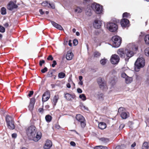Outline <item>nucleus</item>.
I'll use <instances>...</instances> for the list:
<instances>
[{
    "mask_svg": "<svg viewBox=\"0 0 149 149\" xmlns=\"http://www.w3.org/2000/svg\"><path fill=\"white\" fill-rule=\"evenodd\" d=\"M51 23L53 26L56 29H58L60 30H63V27L59 24H57L54 22L52 21Z\"/></svg>",
    "mask_w": 149,
    "mask_h": 149,
    "instance_id": "obj_17",
    "label": "nucleus"
},
{
    "mask_svg": "<svg viewBox=\"0 0 149 149\" xmlns=\"http://www.w3.org/2000/svg\"><path fill=\"white\" fill-rule=\"evenodd\" d=\"M3 25L5 27H7L9 26V24L7 23H5Z\"/></svg>",
    "mask_w": 149,
    "mask_h": 149,
    "instance_id": "obj_61",
    "label": "nucleus"
},
{
    "mask_svg": "<svg viewBox=\"0 0 149 149\" xmlns=\"http://www.w3.org/2000/svg\"><path fill=\"white\" fill-rule=\"evenodd\" d=\"M17 136V134L16 133H15L12 134V137L14 138H16Z\"/></svg>",
    "mask_w": 149,
    "mask_h": 149,
    "instance_id": "obj_55",
    "label": "nucleus"
},
{
    "mask_svg": "<svg viewBox=\"0 0 149 149\" xmlns=\"http://www.w3.org/2000/svg\"><path fill=\"white\" fill-rule=\"evenodd\" d=\"M85 13L88 16H91L92 15V13L90 9H88L86 10Z\"/></svg>",
    "mask_w": 149,
    "mask_h": 149,
    "instance_id": "obj_32",
    "label": "nucleus"
},
{
    "mask_svg": "<svg viewBox=\"0 0 149 149\" xmlns=\"http://www.w3.org/2000/svg\"><path fill=\"white\" fill-rule=\"evenodd\" d=\"M107 28L111 32H115L118 29L117 25L113 22H109L107 24Z\"/></svg>",
    "mask_w": 149,
    "mask_h": 149,
    "instance_id": "obj_6",
    "label": "nucleus"
},
{
    "mask_svg": "<svg viewBox=\"0 0 149 149\" xmlns=\"http://www.w3.org/2000/svg\"><path fill=\"white\" fill-rule=\"evenodd\" d=\"M74 97V95H72L68 93H66L65 95V97L68 100H70L72 98L73 99Z\"/></svg>",
    "mask_w": 149,
    "mask_h": 149,
    "instance_id": "obj_20",
    "label": "nucleus"
},
{
    "mask_svg": "<svg viewBox=\"0 0 149 149\" xmlns=\"http://www.w3.org/2000/svg\"><path fill=\"white\" fill-rule=\"evenodd\" d=\"M48 7H50L52 9L55 8V5L53 3H49V6Z\"/></svg>",
    "mask_w": 149,
    "mask_h": 149,
    "instance_id": "obj_44",
    "label": "nucleus"
},
{
    "mask_svg": "<svg viewBox=\"0 0 149 149\" xmlns=\"http://www.w3.org/2000/svg\"><path fill=\"white\" fill-rule=\"evenodd\" d=\"M136 78L137 79H139L140 78V77L139 75L137 74H136Z\"/></svg>",
    "mask_w": 149,
    "mask_h": 149,
    "instance_id": "obj_62",
    "label": "nucleus"
},
{
    "mask_svg": "<svg viewBox=\"0 0 149 149\" xmlns=\"http://www.w3.org/2000/svg\"><path fill=\"white\" fill-rule=\"evenodd\" d=\"M129 16V14L127 13H125L123 14V17H128Z\"/></svg>",
    "mask_w": 149,
    "mask_h": 149,
    "instance_id": "obj_45",
    "label": "nucleus"
},
{
    "mask_svg": "<svg viewBox=\"0 0 149 149\" xmlns=\"http://www.w3.org/2000/svg\"><path fill=\"white\" fill-rule=\"evenodd\" d=\"M107 61V60L105 59H103L100 61V63L101 64L104 65L106 64Z\"/></svg>",
    "mask_w": 149,
    "mask_h": 149,
    "instance_id": "obj_36",
    "label": "nucleus"
},
{
    "mask_svg": "<svg viewBox=\"0 0 149 149\" xmlns=\"http://www.w3.org/2000/svg\"><path fill=\"white\" fill-rule=\"evenodd\" d=\"M125 109L123 107H120L118 109V112L120 113V116L123 119H125L129 116V113L125 111Z\"/></svg>",
    "mask_w": 149,
    "mask_h": 149,
    "instance_id": "obj_7",
    "label": "nucleus"
},
{
    "mask_svg": "<svg viewBox=\"0 0 149 149\" xmlns=\"http://www.w3.org/2000/svg\"><path fill=\"white\" fill-rule=\"evenodd\" d=\"M142 149H149L148 142H145L143 143L142 147Z\"/></svg>",
    "mask_w": 149,
    "mask_h": 149,
    "instance_id": "obj_27",
    "label": "nucleus"
},
{
    "mask_svg": "<svg viewBox=\"0 0 149 149\" xmlns=\"http://www.w3.org/2000/svg\"><path fill=\"white\" fill-rule=\"evenodd\" d=\"M102 24L101 20L98 19H96L94 21V22L93 23V25L95 28L99 29L100 28Z\"/></svg>",
    "mask_w": 149,
    "mask_h": 149,
    "instance_id": "obj_11",
    "label": "nucleus"
},
{
    "mask_svg": "<svg viewBox=\"0 0 149 149\" xmlns=\"http://www.w3.org/2000/svg\"><path fill=\"white\" fill-rule=\"evenodd\" d=\"M8 128L10 130H13L15 127L14 125L13 122L9 123V124H7Z\"/></svg>",
    "mask_w": 149,
    "mask_h": 149,
    "instance_id": "obj_25",
    "label": "nucleus"
},
{
    "mask_svg": "<svg viewBox=\"0 0 149 149\" xmlns=\"http://www.w3.org/2000/svg\"><path fill=\"white\" fill-rule=\"evenodd\" d=\"M74 10L75 13L77 14L81 13L83 10L82 8L79 6H77L75 7L74 8Z\"/></svg>",
    "mask_w": 149,
    "mask_h": 149,
    "instance_id": "obj_19",
    "label": "nucleus"
},
{
    "mask_svg": "<svg viewBox=\"0 0 149 149\" xmlns=\"http://www.w3.org/2000/svg\"><path fill=\"white\" fill-rule=\"evenodd\" d=\"M1 13L2 15H4L6 13V8L4 7H2L1 9Z\"/></svg>",
    "mask_w": 149,
    "mask_h": 149,
    "instance_id": "obj_34",
    "label": "nucleus"
},
{
    "mask_svg": "<svg viewBox=\"0 0 149 149\" xmlns=\"http://www.w3.org/2000/svg\"><path fill=\"white\" fill-rule=\"evenodd\" d=\"M49 2H48V1H45L43 2L42 3V5L43 6H47L48 7L49 6Z\"/></svg>",
    "mask_w": 149,
    "mask_h": 149,
    "instance_id": "obj_41",
    "label": "nucleus"
},
{
    "mask_svg": "<svg viewBox=\"0 0 149 149\" xmlns=\"http://www.w3.org/2000/svg\"><path fill=\"white\" fill-rule=\"evenodd\" d=\"M97 97L99 100H103V95L102 93H101L100 94L98 95Z\"/></svg>",
    "mask_w": 149,
    "mask_h": 149,
    "instance_id": "obj_39",
    "label": "nucleus"
},
{
    "mask_svg": "<svg viewBox=\"0 0 149 149\" xmlns=\"http://www.w3.org/2000/svg\"><path fill=\"white\" fill-rule=\"evenodd\" d=\"M39 12L40 13V14L41 15H43L44 14V12L42 11V9H40L39 10Z\"/></svg>",
    "mask_w": 149,
    "mask_h": 149,
    "instance_id": "obj_63",
    "label": "nucleus"
},
{
    "mask_svg": "<svg viewBox=\"0 0 149 149\" xmlns=\"http://www.w3.org/2000/svg\"><path fill=\"white\" fill-rule=\"evenodd\" d=\"M101 149H108L105 146H101Z\"/></svg>",
    "mask_w": 149,
    "mask_h": 149,
    "instance_id": "obj_60",
    "label": "nucleus"
},
{
    "mask_svg": "<svg viewBox=\"0 0 149 149\" xmlns=\"http://www.w3.org/2000/svg\"><path fill=\"white\" fill-rule=\"evenodd\" d=\"M77 92L79 93H81L82 92V91L80 88H78L77 89Z\"/></svg>",
    "mask_w": 149,
    "mask_h": 149,
    "instance_id": "obj_53",
    "label": "nucleus"
},
{
    "mask_svg": "<svg viewBox=\"0 0 149 149\" xmlns=\"http://www.w3.org/2000/svg\"><path fill=\"white\" fill-rule=\"evenodd\" d=\"M121 76L122 78H126L128 76L125 73L122 72L121 73Z\"/></svg>",
    "mask_w": 149,
    "mask_h": 149,
    "instance_id": "obj_40",
    "label": "nucleus"
},
{
    "mask_svg": "<svg viewBox=\"0 0 149 149\" xmlns=\"http://www.w3.org/2000/svg\"><path fill=\"white\" fill-rule=\"evenodd\" d=\"M47 71V67H45L43 69L41 70V72L42 73H44Z\"/></svg>",
    "mask_w": 149,
    "mask_h": 149,
    "instance_id": "obj_47",
    "label": "nucleus"
},
{
    "mask_svg": "<svg viewBox=\"0 0 149 149\" xmlns=\"http://www.w3.org/2000/svg\"><path fill=\"white\" fill-rule=\"evenodd\" d=\"M100 140L104 143H107L109 141L108 139L105 138H102L100 139Z\"/></svg>",
    "mask_w": 149,
    "mask_h": 149,
    "instance_id": "obj_33",
    "label": "nucleus"
},
{
    "mask_svg": "<svg viewBox=\"0 0 149 149\" xmlns=\"http://www.w3.org/2000/svg\"><path fill=\"white\" fill-rule=\"evenodd\" d=\"M53 59V58L52 55H49L48 57L47 58V59L48 60H52Z\"/></svg>",
    "mask_w": 149,
    "mask_h": 149,
    "instance_id": "obj_50",
    "label": "nucleus"
},
{
    "mask_svg": "<svg viewBox=\"0 0 149 149\" xmlns=\"http://www.w3.org/2000/svg\"><path fill=\"white\" fill-rule=\"evenodd\" d=\"M116 74V71L114 70H113L109 72V76L112 77L114 78L115 76V75Z\"/></svg>",
    "mask_w": 149,
    "mask_h": 149,
    "instance_id": "obj_26",
    "label": "nucleus"
},
{
    "mask_svg": "<svg viewBox=\"0 0 149 149\" xmlns=\"http://www.w3.org/2000/svg\"><path fill=\"white\" fill-rule=\"evenodd\" d=\"M16 1L15 2L10 1L7 5V8L8 10H12L14 8H16L18 7L16 3Z\"/></svg>",
    "mask_w": 149,
    "mask_h": 149,
    "instance_id": "obj_10",
    "label": "nucleus"
},
{
    "mask_svg": "<svg viewBox=\"0 0 149 149\" xmlns=\"http://www.w3.org/2000/svg\"><path fill=\"white\" fill-rule=\"evenodd\" d=\"M27 135L31 140L35 142L38 141L41 137L40 132H38L36 133V130L35 127L33 125L31 126L26 130Z\"/></svg>",
    "mask_w": 149,
    "mask_h": 149,
    "instance_id": "obj_1",
    "label": "nucleus"
},
{
    "mask_svg": "<svg viewBox=\"0 0 149 149\" xmlns=\"http://www.w3.org/2000/svg\"><path fill=\"white\" fill-rule=\"evenodd\" d=\"M58 96H55L53 99V103L54 104V105H55L56 104L58 100Z\"/></svg>",
    "mask_w": 149,
    "mask_h": 149,
    "instance_id": "obj_28",
    "label": "nucleus"
},
{
    "mask_svg": "<svg viewBox=\"0 0 149 149\" xmlns=\"http://www.w3.org/2000/svg\"><path fill=\"white\" fill-rule=\"evenodd\" d=\"M76 118L80 123L82 127H85L86 125V123H85V119L83 116L80 114H77L76 116Z\"/></svg>",
    "mask_w": 149,
    "mask_h": 149,
    "instance_id": "obj_8",
    "label": "nucleus"
},
{
    "mask_svg": "<svg viewBox=\"0 0 149 149\" xmlns=\"http://www.w3.org/2000/svg\"><path fill=\"white\" fill-rule=\"evenodd\" d=\"M125 79V82L127 84L130 83L133 81V78L132 77L127 76Z\"/></svg>",
    "mask_w": 149,
    "mask_h": 149,
    "instance_id": "obj_24",
    "label": "nucleus"
},
{
    "mask_svg": "<svg viewBox=\"0 0 149 149\" xmlns=\"http://www.w3.org/2000/svg\"><path fill=\"white\" fill-rule=\"evenodd\" d=\"M111 40L113 47H118L120 46L121 42V39L118 36H114L112 37Z\"/></svg>",
    "mask_w": 149,
    "mask_h": 149,
    "instance_id": "obj_4",
    "label": "nucleus"
},
{
    "mask_svg": "<svg viewBox=\"0 0 149 149\" xmlns=\"http://www.w3.org/2000/svg\"><path fill=\"white\" fill-rule=\"evenodd\" d=\"M52 146V143L50 140H47L46 141L44 147L45 149H49Z\"/></svg>",
    "mask_w": 149,
    "mask_h": 149,
    "instance_id": "obj_14",
    "label": "nucleus"
},
{
    "mask_svg": "<svg viewBox=\"0 0 149 149\" xmlns=\"http://www.w3.org/2000/svg\"><path fill=\"white\" fill-rule=\"evenodd\" d=\"M91 7L97 14H100L102 12V6L96 3L93 4L91 5Z\"/></svg>",
    "mask_w": 149,
    "mask_h": 149,
    "instance_id": "obj_5",
    "label": "nucleus"
},
{
    "mask_svg": "<svg viewBox=\"0 0 149 149\" xmlns=\"http://www.w3.org/2000/svg\"><path fill=\"white\" fill-rule=\"evenodd\" d=\"M98 83L101 88H103L104 84L102 79L101 78H99L97 81Z\"/></svg>",
    "mask_w": 149,
    "mask_h": 149,
    "instance_id": "obj_22",
    "label": "nucleus"
},
{
    "mask_svg": "<svg viewBox=\"0 0 149 149\" xmlns=\"http://www.w3.org/2000/svg\"><path fill=\"white\" fill-rule=\"evenodd\" d=\"M70 144L73 146H75V142L73 141H71L70 142Z\"/></svg>",
    "mask_w": 149,
    "mask_h": 149,
    "instance_id": "obj_57",
    "label": "nucleus"
},
{
    "mask_svg": "<svg viewBox=\"0 0 149 149\" xmlns=\"http://www.w3.org/2000/svg\"><path fill=\"white\" fill-rule=\"evenodd\" d=\"M50 97L49 92L47 91L45 92L42 95V101L45 102L47 101Z\"/></svg>",
    "mask_w": 149,
    "mask_h": 149,
    "instance_id": "obj_12",
    "label": "nucleus"
},
{
    "mask_svg": "<svg viewBox=\"0 0 149 149\" xmlns=\"http://www.w3.org/2000/svg\"><path fill=\"white\" fill-rule=\"evenodd\" d=\"M125 126V125L123 124H121L119 126V128L120 129H123Z\"/></svg>",
    "mask_w": 149,
    "mask_h": 149,
    "instance_id": "obj_54",
    "label": "nucleus"
},
{
    "mask_svg": "<svg viewBox=\"0 0 149 149\" xmlns=\"http://www.w3.org/2000/svg\"><path fill=\"white\" fill-rule=\"evenodd\" d=\"M35 102V99L34 98H32L30 100V102L29 106V110L31 111L33 108L34 106Z\"/></svg>",
    "mask_w": 149,
    "mask_h": 149,
    "instance_id": "obj_15",
    "label": "nucleus"
},
{
    "mask_svg": "<svg viewBox=\"0 0 149 149\" xmlns=\"http://www.w3.org/2000/svg\"><path fill=\"white\" fill-rule=\"evenodd\" d=\"M6 119L7 124H9V123L13 122L12 117L9 115H7L6 116Z\"/></svg>",
    "mask_w": 149,
    "mask_h": 149,
    "instance_id": "obj_23",
    "label": "nucleus"
},
{
    "mask_svg": "<svg viewBox=\"0 0 149 149\" xmlns=\"http://www.w3.org/2000/svg\"><path fill=\"white\" fill-rule=\"evenodd\" d=\"M128 49L125 50V53L127 57V58H125V60L127 61H128L130 58L133 56L135 53L134 52L136 51L138 49V46L133 43L128 45Z\"/></svg>",
    "mask_w": 149,
    "mask_h": 149,
    "instance_id": "obj_2",
    "label": "nucleus"
},
{
    "mask_svg": "<svg viewBox=\"0 0 149 149\" xmlns=\"http://www.w3.org/2000/svg\"><path fill=\"white\" fill-rule=\"evenodd\" d=\"M33 91H31L29 92V94L28 96L29 97H31L33 95Z\"/></svg>",
    "mask_w": 149,
    "mask_h": 149,
    "instance_id": "obj_51",
    "label": "nucleus"
},
{
    "mask_svg": "<svg viewBox=\"0 0 149 149\" xmlns=\"http://www.w3.org/2000/svg\"><path fill=\"white\" fill-rule=\"evenodd\" d=\"M83 83L82 81H79L78 83V84L81 86L83 85Z\"/></svg>",
    "mask_w": 149,
    "mask_h": 149,
    "instance_id": "obj_59",
    "label": "nucleus"
},
{
    "mask_svg": "<svg viewBox=\"0 0 149 149\" xmlns=\"http://www.w3.org/2000/svg\"><path fill=\"white\" fill-rule=\"evenodd\" d=\"M129 21L126 19H123L121 21V25L123 27H125L129 26Z\"/></svg>",
    "mask_w": 149,
    "mask_h": 149,
    "instance_id": "obj_13",
    "label": "nucleus"
},
{
    "mask_svg": "<svg viewBox=\"0 0 149 149\" xmlns=\"http://www.w3.org/2000/svg\"><path fill=\"white\" fill-rule=\"evenodd\" d=\"M56 64L57 63L56 61L54 60L53 61V63L52 65V66L53 67H54Z\"/></svg>",
    "mask_w": 149,
    "mask_h": 149,
    "instance_id": "obj_49",
    "label": "nucleus"
},
{
    "mask_svg": "<svg viewBox=\"0 0 149 149\" xmlns=\"http://www.w3.org/2000/svg\"><path fill=\"white\" fill-rule=\"evenodd\" d=\"M92 0H84V3L85 4H87L91 2Z\"/></svg>",
    "mask_w": 149,
    "mask_h": 149,
    "instance_id": "obj_46",
    "label": "nucleus"
},
{
    "mask_svg": "<svg viewBox=\"0 0 149 149\" xmlns=\"http://www.w3.org/2000/svg\"><path fill=\"white\" fill-rule=\"evenodd\" d=\"M120 58L119 56L116 54L112 55L111 58V63L113 64H117L119 62Z\"/></svg>",
    "mask_w": 149,
    "mask_h": 149,
    "instance_id": "obj_9",
    "label": "nucleus"
},
{
    "mask_svg": "<svg viewBox=\"0 0 149 149\" xmlns=\"http://www.w3.org/2000/svg\"><path fill=\"white\" fill-rule=\"evenodd\" d=\"M45 61L44 60L40 61L39 64L40 66H42V64L45 63Z\"/></svg>",
    "mask_w": 149,
    "mask_h": 149,
    "instance_id": "obj_52",
    "label": "nucleus"
},
{
    "mask_svg": "<svg viewBox=\"0 0 149 149\" xmlns=\"http://www.w3.org/2000/svg\"><path fill=\"white\" fill-rule=\"evenodd\" d=\"M144 41L146 44L149 45V35L146 36L144 38Z\"/></svg>",
    "mask_w": 149,
    "mask_h": 149,
    "instance_id": "obj_29",
    "label": "nucleus"
},
{
    "mask_svg": "<svg viewBox=\"0 0 149 149\" xmlns=\"http://www.w3.org/2000/svg\"><path fill=\"white\" fill-rule=\"evenodd\" d=\"M101 146H97L94 147V149H101Z\"/></svg>",
    "mask_w": 149,
    "mask_h": 149,
    "instance_id": "obj_56",
    "label": "nucleus"
},
{
    "mask_svg": "<svg viewBox=\"0 0 149 149\" xmlns=\"http://www.w3.org/2000/svg\"><path fill=\"white\" fill-rule=\"evenodd\" d=\"M80 98L81 99L83 100L84 101L86 100V98L85 94H82L79 96Z\"/></svg>",
    "mask_w": 149,
    "mask_h": 149,
    "instance_id": "obj_37",
    "label": "nucleus"
},
{
    "mask_svg": "<svg viewBox=\"0 0 149 149\" xmlns=\"http://www.w3.org/2000/svg\"><path fill=\"white\" fill-rule=\"evenodd\" d=\"M101 54L97 51H95L94 52L93 54V56L95 58H98L100 56Z\"/></svg>",
    "mask_w": 149,
    "mask_h": 149,
    "instance_id": "obj_30",
    "label": "nucleus"
},
{
    "mask_svg": "<svg viewBox=\"0 0 149 149\" xmlns=\"http://www.w3.org/2000/svg\"><path fill=\"white\" fill-rule=\"evenodd\" d=\"M71 40H69V43H68V45H69L70 46H72V43H71Z\"/></svg>",
    "mask_w": 149,
    "mask_h": 149,
    "instance_id": "obj_64",
    "label": "nucleus"
},
{
    "mask_svg": "<svg viewBox=\"0 0 149 149\" xmlns=\"http://www.w3.org/2000/svg\"><path fill=\"white\" fill-rule=\"evenodd\" d=\"M73 56V54L71 52L68 51L66 54V58L68 60H70L72 59Z\"/></svg>",
    "mask_w": 149,
    "mask_h": 149,
    "instance_id": "obj_18",
    "label": "nucleus"
},
{
    "mask_svg": "<svg viewBox=\"0 0 149 149\" xmlns=\"http://www.w3.org/2000/svg\"><path fill=\"white\" fill-rule=\"evenodd\" d=\"M53 72L52 71H49L48 72L47 77H52L53 76Z\"/></svg>",
    "mask_w": 149,
    "mask_h": 149,
    "instance_id": "obj_43",
    "label": "nucleus"
},
{
    "mask_svg": "<svg viewBox=\"0 0 149 149\" xmlns=\"http://www.w3.org/2000/svg\"><path fill=\"white\" fill-rule=\"evenodd\" d=\"M106 127V124L104 122H100L98 124V127L101 130H103L105 129Z\"/></svg>",
    "mask_w": 149,
    "mask_h": 149,
    "instance_id": "obj_21",
    "label": "nucleus"
},
{
    "mask_svg": "<svg viewBox=\"0 0 149 149\" xmlns=\"http://www.w3.org/2000/svg\"><path fill=\"white\" fill-rule=\"evenodd\" d=\"M45 119L47 121L49 122L52 119V117L50 116L47 115L45 117Z\"/></svg>",
    "mask_w": 149,
    "mask_h": 149,
    "instance_id": "obj_38",
    "label": "nucleus"
},
{
    "mask_svg": "<svg viewBox=\"0 0 149 149\" xmlns=\"http://www.w3.org/2000/svg\"><path fill=\"white\" fill-rule=\"evenodd\" d=\"M73 43L74 45H76L78 43L77 40L74 39L73 40Z\"/></svg>",
    "mask_w": 149,
    "mask_h": 149,
    "instance_id": "obj_48",
    "label": "nucleus"
},
{
    "mask_svg": "<svg viewBox=\"0 0 149 149\" xmlns=\"http://www.w3.org/2000/svg\"><path fill=\"white\" fill-rule=\"evenodd\" d=\"M117 53L121 58H125L126 56L125 50L124 51L123 49H120L118 51Z\"/></svg>",
    "mask_w": 149,
    "mask_h": 149,
    "instance_id": "obj_16",
    "label": "nucleus"
},
{
    "mask_svg": "<svg viewBox=\"0 0 149 149\" xmlns=\"http://www.w3.org/2000/svg\"><path fill=\"white\" fill-rule=\"evenodd\" d=\"M65 76V74L63 72H61L58 73V77L59 78H63Z\"/></svg>",
    "mask_w": 149,
    "mask_h": 149,
    "instance_id": "obj_31",
    "label": "nucleus"
},
{
    "mask_svg": "<svg viewBox=\"0 0 149 149\" xmlns=\"http://www.w3.org/2000/svg\"><path fill=\"white\" fill-rule=\"evenodd\" d=\"M5 31V28L3 26L0 25V32L2 33H4Z\"/></svg>",
    "mask_w": 149,
    "mask_h": 149,
    "instance_id": "obj_42",
    "label": "nucleus"
},
{
    "mask_svg": "<svg viewBox=\"0 0 149 149\" xmlns=\"http://www.w3.org/2000/svg\"><path fill=\"white\" fill-rule=\"evenodd\" d=\"M144 53L146 56L149 57V47L145 49Z\"/></svg>",
    "mask_w": 149,
    "mask_h": 149,
    "instance_id": "obj_35",
    "label": "nucleus"
},
{
    "mask_svg": "<svg viewBox=\"0 0 149 149\" xmlns=\"http://www.w3.org/2000/svg\"><path fill=\"white\" fill-rule=\"evenodd\" d=\"M134 70L136 72L139 71L140 69L143 67L145 65V61L143 58L141 57L137 59L135 64Z\"/></svg>",
    "mask_w": 149,
    "mask_h": 149,
    "instance_id": "obj_3",
    "label": "nucleus"
},
{
    "mask_svg": "<svg viewBox=\"0 0 149 149\" xmlns=\"http://www.w3.org/2000/svg\"><path fill=\"white\" fill-rule=\"evenodd\" d=\"M38 111L39 112H42L43 111V109L42 108H39L38 109Z\"/></svg>",
    "mask_w": 149,
    "mask_h": 149,
    "instance_id": "obj_58",
    "label": "nucleus"
}]
</instances>
